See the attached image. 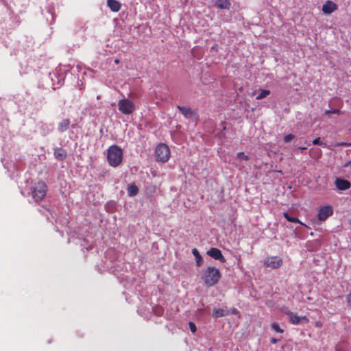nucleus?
<instances>
[{"mask_svg":"<svg viewBox=\"0 0 351 351\" xmlns=\"http://www.w3.org/2000/svg\"><path fill=\"white\" fill-rule=\"evenodd\" d=\"M221 274L220 271L214 267L209 266L204 271L202 279L207 287H213L217 285L220 278Z\"/></svg>","mask_w":351,"mask_h":351,"instance_id":"nucleus-1","label":"nucleus"},{"mask_svg":"<svg viewBox=\"0 0 351 351\" xmlns=\"http://www.w3.org/2000/svg\"><path fill=\"white\" fill-rule=\"evenodd\" d=\"M107 158L110 166L118 167L123 160L122 149L117 145H111L108 149Z\"/></svg>","mask_w":351,"mask_h":351,"instance_id":"nucleus-2","label":"nucleus"},{"mask_svg":"<svg viewBox=\"0 0 351 351\" xmlns=\"http://www.w3.org/2000/svg\"><path fill=\"white\" fill-rule=\"evenodd\" d=\"M31 194L36 202L44 199L47 191V186L44 182H38L31 187Z\"/></svg>","mask_w":351,"mask_h":351,"instance_id":"nucleus-3","label":"nucleus"},{"mask_svg":"<svg viewBox=\"0 0 351 351\" xmlns=\"http://www.w3.org/2000/svg\"><path fill=\"white\" fill-rule=\"evenodd\" d=\"M118 109L123 114H132L136 110L135 104L128 98H123L118 101Z\"/></svg>","mask_w":351,"mask_h":351,"instance_id":"nucleus-4","label":"nucleus"},{"mask_svg":"<svg viewBox=\"0 0 351 351\" xmlns=\"http://www.w3.org/2000/svg\"><path fill=\"white\" fill-rule=\"evenodd\" d=\"M170 150L169 147L164 143H160L155 149L156 159L157 161L166 162L170 158Z\"/></svg>","mask_w":351,"mask_h":351,"instance_id":"nucleus-5","label":"nucleus"},{"mask_svg":"<svg viewBox=\"0 0 351 351\" xmlns=\"http://www.w3.org/2000/svg\"><path fill=\"white\" fill-rule=\"evenodd\" d=\"M264 265L271 269H278L282 265V259L278 256H269L265 259Z\"/></svg>","mask_w":351,"mask_h":351,"instance_id":"nucleus-6","label":"nucleus"},{"mask_svg":"<svg viewBox=\"0 0 351 351\" xmlns=\"http://www.w3.org/2000/svg\"><path fill=\"white\" fill-rule=\"evenodd\" d=\"M333 209L331 206H324L321 207L317 213V219L319 221H324L327 219L328 217L332 215Z\"/></svg>","mask_w":351,"mask_h":351,"instance_id":"nucleus-7","label":"nucleus"},{"mask_svg":"<svg viewBox=\"0 0 351 351\" xmlns=\"http://www.w3.org/2000/svg\"><path fill=\"white\" fill-rule=\"evenodd\" d=\"M207 254L215 260L219 261L221 263H225L226 258L223 256L221 250L217 247H212L207 251Z\"/></svg>","mask_w":351,"mask_h":351,"instance_id":"nucleus-8","label":"nucleus"},{"mask_svg":"<svg viewBox=\"0 0 351 351\" xmlns=\"http://www.w3.org/2000/svg\"><path fill=\"white\" fill-rule=\"evenodd\" d=\"M337 10V5L332 1H326L322 6V12L326 14H330Z\"/></svg>","mask_w":351,"mask_h":351,"instance_id":"nucleus-9","label":"nucleus"},{"mask_svg":"<svg viewBox=\"0 0 351 351\" xmlns=\"http://www.w3.org/2000/svg\"><path fill=\"white\" fill-rule=\"evenodd\" d=\"M335 184L336 187L341 191L347 190L350 189L351 186V184L349 181L339 178H336Z\"/></svg>","mask_w":351,"mask_h":351,"instance_id":"nucleus-10","label":"nucleus"},{"mask_svg":"<svg viewBox=\"0 0 351 351\" xmlns=\"http://www.w3.org/2000/svg\"><path fill=\"white\" fill-rule=\"evenodd\" d=\"M289 322L292 324L297 325L300 322L308 323L309 319L306 316L299 317L296 314L293 313L290 315Z\"/></svg>","mask_w":351,"mask_h":351,"instance_id":"nucleus-11","label":"nucleus"},{"mask_svg":"<svg viewBox=\"0 0 351 351\" xmlns=\"http://www.w3.org/2000/svg\"><path fill=\"white\" fill-rule=\"evenodd\" d=\"M177 108L186 118H192L194 115V112L190 107L178 106Z\"/></svg>","mask_w":351,"mask_h":351,"instance_id":"nucleus-12","label":"nucleus"},{"mask_svg":"<svg viewBox=\"0 0 351 351\" xmlns=\"http://www.w3.org/2000/svg\"><path fill=\"white\" fill-rule=\"evenodd\" d=\"M71 121L69 119H64L58 124V130L59 132L62 133L66 131L70 126Z\"/></svg>","mask_w":351,"mask_h":351,"instance_id":"nucleus-13","label":"nucleus"},{"mask_svg":"<svg viewBox=\"0 0 351 351\" xmlns=\"http://www.w3.org/2000/svg\"><path fill=\"white\" fill-rule=\"evenodd\" d=\"M54 156L58 160H63L66 157V152L64 149L57 147L54 149Z\"/></svg>","mask_w":351,"mask_h":351,"instance_id":"nucleus-14","label":"nucleus"},{"mask_svg":"<svg viewBox=\"0 0 351 351\" xmlns=\"http://www.w3.org/2000/svg\"><path fill=\"white\" fill-rule=\"evenodd\" d=\"M107 5L112 12H118L121 9V3L117 0H107Z\"/></svg>","mask_w":351,"mask_h":351,"instance_id":"nucleus-15","label":"nucleus"},{"mask_svg":"<svg viewBox=\"0 0 351 351\" xmlns=\"http://www.w3.org/2000/svg\"><path fill=\"white\" fill-rule=\"evenodd\" d=\"M215 5L220 9L229 10L231 4L228 0H217L215 3Z\"/></svg>","mask_w":351,"mask_h":351,"instance_id":"nucleus-16","label":"nucleus"},{"mask_svg":"<svg viewBox=\"0 0 351 351\" xmlns=\"http://www.w3.org/2000/svg\"><path fill=\"white\" fill-rule=\"evenodd\" d=\"M192 253L195 258V262L197 267H200L203 263V258L196 248L192 250Z\"/></svg>","mask_w":351,"mask_h":351,"instance_id":"nucleus-17","label":"nucleus"},{"mask_svg":"<svg viewBox=\"0 0 351 351\" xmlns=\"http://www.w3.org/2000/svg\"><path fill=\"white\" fill-rule=\"evenodd\" d=\"M228 314V312H227L226 310L223 308H215L213 311V317L215 318H218L220 317H223Z\"/></svg>","mask_w":351,"mask_h":351,"instance_id":"nucleus-18","label":"nucleus"},{"mask_svg":"<svg viewBox=\"0 0 351 351\" xmlns=\"http://www.w3.org/2000/svg\"><path fill=\"white\" fill-rule=\"evenodd\" d=\"M138 192V188L135 184H130L128 187V193L130 196H134Z\"/></svg>","mask_w":351,"mask_h":351,"instance_id":"nucleus-19","label":"nucleus"},{"mask_svg":"<svg viewBox=\"0 0 351 351\" xmlns=\"http://www.w3.org/2000/svg\"><path fill=\"white\" fill-rule=\"evenodd\" d=\"M283 216L285 217V218L288 221L293 222V223H300L302 225H304L298 218L289 216V214L287 212H285L283 213Z\"/></svg>","mask_w":351,"mask_h":351,"instance_id":"nucleus-20","label":"nucleus"},{"mask_svg":"<svg viewBox=\"0 0 351 351\" xmlns=\"http://www.w3.org/2000/svg\"><path fill=\"white\" fill-rule=\"evenodd\" d=\"M270 326H271V328L272 330H274L276 332H279V333H283L284 332V330L280 328V327L279 326V324L277 323V322L271 323Z\"/></svg>","mask_w":351,"mask_h":351,"instance_id":"nucleus-21","label":"nucleus"},{"mask_svg":"<svg viewBox=\"0 0 351 351\" xmlns=\"http://www.w3.org/2000/svg\"><path fill=\"white\" fill-rule=\"evenodd\" d=\"M270 94V91L269 90H261V93L259 95L256 97L257 100L262 99L265 97H266L267 95Z\"/></svg>","mask_w":351,"mask_h":351,"instance_id":"nucleus-22","label":"nucleus"},{"mask_svg":"<svg viewBox=\"0 0 351 351\" xmlns=\"http://www.w3.org/2000/svg\"><path fill=\"white\" fill-rule=\"evenodd\" d=\"M313 145H319L324 146V147H325L326 145V143H324V142L320 141V138L319 137L315 138L313 141Z\"/></svg>","mask_w":351,"mask_h":351,"instance_id":"nucleus-23","label":"nucleus"},{"mask_svg":"<svg viewBox=\"0 0 351 351\" xmlns=\"http://www.w3.org/2000/svg\"><path fill=\"white\" fill-rule=\"evenodd\" d=\"M294 138V136L293 134H288V135H286L285 137H284V142L285 143H289L291 142L293 139Z\"/></svg>","mask_w":351,"mask_h":351,"instance_id":"nucleus-24","label":"nucleus"},{"mask_svg":"<svg viewBox=\"0 0 351 351\" xmlns=\"http://www.w3.org/2000/svg\"><path fill=\"white\" fill-rule=\"evenodd\" d=\"M237 157L246 161L249 160V157L242 152L237 153Z\"/></svg>","mask_w":351,"mask_h":351,"instance_id":"nucleus-25","label":"nucleus"},{"mask_svg":"<svg viewBox=\"0 0 351 351\" xmlns=\"http://www.w3.org/2000/svg\"><path fill=\"white\" fill-rule=\"evenodd\" d=\"M189 328H190L191 331L193 333H195L197 330V327H196L195 324L193 322H190L189 323Z\"/></svg>","mask_w":351,"mask_h":351,"instance_id":"nucleus-26","label":"nucleus"},{"mask_svg":"<svg viewBox=\"0 0 351 351\" xmlns=\"http://www.w3.org/2000/svg\"><path fill=\"white\" fill-rule=\"evenodd\" d=\"M326 114H340V110H338V109H332V110H326Z\"/></svg>","mask_w":351,"mask_h":351,"instance_id":"nucleus-27","label":"nucleus"},{"mask_svg":"<svg viewBox=\"0 0 351 351\" xmlns=\"http://www.w3.org/2000/svg\"><path fill=\"white\" fill-rule=\"evenodd\" d=\"M154 313L156 315L158 316H160L162 315V313H163V310L161 307H157L156 308V309L154 310Z\"/></svg>","mask_w":351,"mask_h":351,"instance_id":"nucleus-28","label":"nucleus"},{"mask_svg":"<svg viewBox=\"0 0 351 351\" xmlns=\"http://www.w3.org/2000/svg\"><path fill=\"white\" fill-rule=\"evenodd\" d=\"M282 311L285 314H286L287 315L289 316V317H290V315L291 314H293V313L291 312L287 308H285L282 309Z\"/></svg>","mask_w":351,"mask_h":351,"instance_id":"nucleus-29","label":"nucleus"},{"mask_svg":"<svg viewBox=\"0 0 351 351\" xmlns=\"http://www.w3.org/2000/svg\"><path fill=\"white\" fill-rule=\"evenodd\" d=\"M337 145L339 147H341V146L347 147V146L351 145V144L345 143V142H341V143H337Z\"/></svg>","mask_w":351,"mask_h":351,"instance_id":"nucleus-30","label":"nucleus"},{"mask_svg":"<svg viewBox=\"0 0 351 351\" xmlns=\"http://www.w3.org/2000/svg\"><path fill=\"white\" fill-rule=\"evenodd\" d=\"M230 313L232 315H237L239 313V311L237 308H233L230 309Z\"/></svg>","mask_w":351,"mask_h":351,"instance_id":"nucleus-31","label":"nucleus"},{"mask_svg":"<svg viewBox=\"0 0 351 351\" xmlns=\"http://www.w3.org/2000/svg\"><path fill=\"white\" fill-rule=\"evenodd\" d=\"M347 302L350 305H351V293L347 296Z\"/></svg>","mask_w":351,"mask_h":351,"instance_id":"nucleus-32","label":"nucleus"},{"mask_svg":"<svg viewBox=\"0 0 351 351\" xmlns=\"http://www.w3.org/2000/svg\"><path fill=\"white\" fill-rule=\"evenodd\" d=\"M279 341V339H276L275 338H271V340H270V342L272 343V344H275L278 341Z\"/></svg>","mask_w":351,"mask_h":351,"instance_id":"nucleus-33","label":"nucleus"},{"mask_svg":"<svg viewBox=\"0 0 351 351\" xmlns=\"http://www.w3.org/2000/svg\"><path fill=\"white\" fill-rule=\"evenodd\" d=\"M119 62H120L119 59L117 58V59H115V60H114V63H115L116 64H119Z\"/></svg>","mask_w":351,"mask_h":351,"instance_id":"nucleus-34","label":"nucleus"},{"mask_svg":"<svg viewBox=\"0 0 351 351\" xmlns=\"http://www.w3.org/2000/svg\"><path fill=\"white\" fill-rule=\"evenodd\" d=\"M300 149L301 150H304V149H306V147H300Z\"/></svg>","mask_w":351,"mask_h":351,"instance_id":"nucleus-35","label":"nucleus"}]
</instances>
